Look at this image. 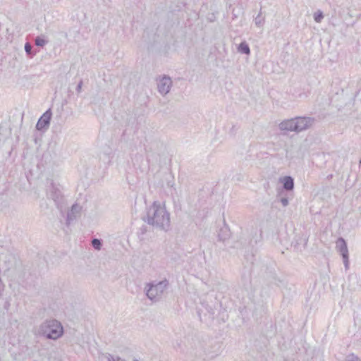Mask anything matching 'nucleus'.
Here are the masks:
<instances>
[{"mask_svg":"<svg viewBox=\"0 0 361 361\" xmlns=\"http://www.w3.org/2000/svg\"><path fill=\"white\" fill-rule=\"evenodd\" d=\"M142 219L148 224L161 231H168L170 227V214L165 205L158 201L153 202L148 209L146 216Z\"/></svg>","mask_w":361,"mask_h":361,"instance_id":"f257e3e1","label":"nucleus"},{"mask_svg":"<svg viewBox=\"0 0 361 361\" xmlns=\"http://www.w3.org/2000/svg\"><path fill=\"white\" fill-rule=\"evenodd\" d=\"M63 332L61 323L55 319L45 320L39 325L37 330L39 335L51 340L61 338Z\"/></svg>","mask_w":361,"mask_h":361,"instance_id":"f03ea898","label":"nucleus"},{"mask_svg":"<svg viewBox=\"0 0 361 361\" xmlns=\"http://www.w3.org/2000/svg\"><path fill=\"white\" fill-rule=\"evenodd\" d=\"M168 286L169 281L166 279L159 281L157 283H148L147 286L149 288L147 289L146 295L149 300H157L161 298Z\"/></svg>","mask_w":361,"mask_h":361,"instance_id":"7ed1b4c3","label":"nucleus"},{"mask_svg":"<svg viewBox=\"0 0 361 361\" xmlns=\"http://www.w3.org/2000/svg\"><path fill=\"white\" fill-rule=\"evenodd\" d=\"M264 277L270 283L279 286L281 280L277 276L276 266L275 263L271 262L267 265L264 269Z\"/></svg>","mask_w":361,"mask_h":361,"instance_id":"20e7f679","label":"nucleus"},{"mask_svg":"<svg viewBox=\"0 0 361 361\" xmlns=\"http://www.w3.org/2000/svg\"><path fill=\"white\" fill-rule=\"evenodd\" d=\"M297 133L310 128L315 122V118L309 116H298L295 118Z\"/></svg>","mask_w":361,"mask_h":361,"instance_id":"39448f33","label":"nucleus"},{"mask_svg":"<svg viewBox=\"0 0 361 361\" xmlns=\"http://www.w3.org/2000/svg\"><path fill=\"white\" fill-rule=\"evenodd\" d=\"M336 249L342 256L345 269L349 267V255L347 243L343 238H339L336 241Z\"/></svg>","mask_w":361,"mask_h":361,"instance_id":"423d86ee","label":"nucleus"},{"mask_svg":"<svg viewBox=\"0 0 361 361\" xmlns=\"http://www.w3.org/2000/svg\"><path fill=\"white\" fill-rule=\"evenodd\" d=\"M172 86V80L170 77L164 75L158 82L157 87L160 94H167Z\"/></svg>","mask_w":361,"mask_h":361,"instance_id":"0eeeda50","label":"nucleus"},{"mask_svg":"<svg viewBox=\"0 0 361 361\" xmlns=\"http://www.w3.org/2000/svg\"><path fill=\"white\" fill-rule=\"evenodd\" d=\"M51 111L48 109L38 120L36 128L39 130L48 128L51 118Z\"/></svg>","mask_w":361,"mask_h":361,"instance_id":"6e6552de","label":"nucleus"},{"mask_svg":"<svg viewBox=\"0 0 361 361\" xmlns=\"http://www.w3.org/2000/svg\"><path fill=\"white\" fill-rule=\"evenodd\" d=\"M279 128L282 131L297 133L295 118L283 121L279 123Z\"/></svg>","mask_w":361,"mask_h":361,"instance_id":"1a4fd4ad","label":"nucleus"},{"mask_svg":"<svg viewBox=\"0 0 361 361\" xmlns=\"http://www.w3.org/2000/svg\"><path fill=\"white\" fill-rule=\"evenodd\" d=\"M81 210L80 206L78 204H74L70 211L68 212L66 217V225L69 226L71 222L76 219L77 216L80 214Z\"/></svg>","mask_w":361,"mask_h":361,"instance_id":"9d476101","label":"nucleus"},{"mask_svg":"<svg viewBox=\"0 0 361 361\" xmlns=\"http://www.w3.org/2000/svg\"><path fill=\"white\" fill-rule=\"evenodd\" d=\"M281 181L283 183V188L287 191H291L294 188V180L291 176H286L283 178H281Z\"/></svg>","mask_w":361,"mask_h":361,"instance_id":"9b49d317","label":"nucleus"},{"mask_svg":"<svg viewBox=\"0 0 361 361\" xmlns=\"http://www.w3.org/2000/svg\"><path fill=\"white\" fill-rule=\"evenodd\" d=\"M231 233L227 226L222 227L218 233V238L219 241L224 242L230 238Z\"/></svg>","mask_w":361,"mask_h":361,"instance_id":"f8f14e48","label":"nucleus"},{"mask_svg":"<svg viewBox=\"0 0 361 361\" xmlns=\"http://www.w3.org/2000/svg\"><path fill=\"white\" fill-rule=\"evenodd\" d=\"M238 51L243 54L249 55L250 49L248 44L245 41L242 42L238 47Z\"/></svg>","mask_w":361,"mask_h":361,"instance_id":"ddd939ff","label":"nucleus"},{"mask_svg":"<svg viewBox=\"0 0 361 361\" xmlns=\"http://www.w3.org/2000/svg\"><path fill=\"white\" fill-rule=\"evenodd\" d=\"M50 197L55 202H59L61 198V192L59 190L54 189V191L50 192Z\"/></svg>","mask_w":361,"mask_h":361,"instance_id":"4468645a","label":"nucleus"},{"mask_svg":"<svg viewBox=\"0 0 361 361\" xmlns=\"http://www.w3.org/2000/svg\"><path fill=\"white\" fill-rule=\"evenodd\" d=\"M254 21H255V25L257 27H261L264 25V17L262 16L261 11L255 17Z\"/></svg>","mask_w":361,"mask_h":361,"instance_id":"2eb2a0df","label":"nucleus"},{"mask_svg":"<svg viewBox=\"0 0 361 361\" xmlns=\"http://www.w3.org/2000/svg\"><path fill=\"white\" fill-rule=\"evenodd\" d=\"M92 246L96 250H100L102 246V240L98 238H94L92 240Z\"/></svg>","mask_w":361,"mask_h":361,"instance_id":"dca6fc26","label":"nucleus"},{"mask_svg":"<svg viewBox=\"0 0 361 361\" xmlns=\"http://www.w3.org/2000/svg\"><path fill=\"white\" fill-rule=\"evenodd\" d=\"M47 42V40L41 36L36 37L35 39V45L37 47H44Z\"/></svg>","mask_w":361,"mask_h":361,"instance_id":"f3484780","label":"nucleus"},{"mask_svg":"<svg viewBox=\"0 0 361 361\" xmlns=\"http://www.w3.org/2000/svg\"><path fill=\"white\" fill-rule=\"evenodd\" d=\"M324 18V14L322 11H318L317 12L314 13V20L317 23H320L321 20Z\"/></svg>","mask_w":361,"mask_h":361,"instance_id":"a211bd4d","label":"nucleus"},{"mask_svg":"<svg viewBox=\"0 0 361 361\" xmlns=\"http://www.w3.org/2000/svg\"><path fill=\"white\" fill-rule=\"evenodd\" d=\"M32 46L29 42H26L25 44V51L26 54L30 56H32L35 54L32 53Z\"/></svg>","mask_w":361,"mask_h":361,"instance_id":"6ab92c4d","label":"nucleus"},{"mask_svg":"<svg viewBox=\"0 0 361 361\" xmlns=\"http://www.w3.org/2000/svg\"><path fill=\"white\" fill-rule=\"evenodd\" d=\"M345 361H361L359 357L354 354L349 355Z\"/></svg>","mask_w":361,"mask_h":361,"instance_id":"aec40b11","label":"nucleus"},{"mask_svg":"<svg viewBox=\"0 0 361 361\" xmlns=\"http://www.w3.org/2000/svg\"><path fill=\"white\" fill-rule=\"evenodd\" d=\"M108 361H126L124 359H121L119 357H114L111 355L109 354L108 355Z\"/></svg>","mask_w":361,"mask_h":361,"instance_id":"412c9836","label":"nucleus"},{"mask_svg":"<svg viewBox=\"0 0 361 361\" xmlns=\"http://www.w3.org/2000/svg\"><path fill=\"white\" fill-rule=\"evenodd\" d=\"M280 202H281L283 207H286L288 204V200L287 197H281L280 199Z\"/></svg>","mask_w":361,"mask_h":361,"instance_id":"4be33fe9","label":"nucleus"},{"mask_svg":"<svg viewBox=\"0 0 361 361\" xmlns=\"http://www.w3.org/2000/svg\"><path fill=\"white\" fill-rule=\"evenodd\" d=\"M82 85V81L80 80L76 87V91L78 92V93H80L81 92Z\"/></svg>","mask_w":361,"mask_h":361,"instance_id":"5701e85b","label":"nucleus"},{"mask_svg":"<svg viewBox=\"0 0 361 361\" xmlns=\"http://www.w3.org/2000/svg\"><path fill=\"white\" fill-rule=\"evenodd\" d=\"M206 309L207 310V311H208V312L209 314H214V310L211 306L207 305V307H206Z\"/></svg>","mask_w":361,"mask_h":361,"instance_id":"b1692460","label":"nucleus"},{"mask_svg":"<svg viewBox=\"0 0 361 361\" xmlns=\"http://www.w3.org/2000/svg\"><path fill=\"white\" fill-rule=\"evenodd\" d=\"M104 154H106L109 157H111V155L112 154V150L109 147L107 149V150L104 151Z\"/></svg>","mask_w":361,"mask_h":361,"instance_id":"393cba45","label":"nucleus"},{"mask_svg":"<svg viewBox=\"0 0 361 361\" xmlns=\"http://www.w3.org/2000/svg\"><path fill=\"white\" fill-rule=\"evenodd\" d=\"M173 185H174V183L173 181H168V183H167V186L168 187L173 188Z\"/></svg>","mask_w":361,"mask_h":361,"instance_id":"a878e982","label":"nucleus"},{"mask_svg":"<svg viewBox=\"0 0 361 361\" xmlns=\"http://www.w3.org/2000/svg\"><path fill=\"white\" fill-rule=\"evenodd\" d=\"M359 164L360 165H361V159L359 161Z\"/></svg>","mask_w":361,"mask_h":361,"instance_id":"bb28decb","label":"nucleus"},{"mask_svg":"<svg viewBox=\"0 0 361 361\" xmlns=\"http://www.w3.org/2000/svg\"><path fill=\"white\" fill-rule=\"evenodd\" d=\"M133 361H138V360H137V359H134V360H133Z\"/></svg>","mask_w":361,"mask_h":361,"instance_id":"cd10ccee","label":"nucleus"}]
</instances>
